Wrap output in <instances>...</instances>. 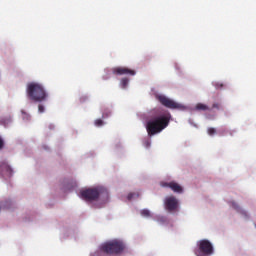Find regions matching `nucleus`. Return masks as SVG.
I'll return each instance as SVG.
<instances>
[{
  "mask_svg": "<svg viewBox=\"0 0 256 256\" xmlns=\"http://www.w3.org/2000/svg\"><path fill=\"white\" fill-rule=\"evenodd\" d=\"M127 85H129V79L128 78H122L120 81V87L122 89H127Z\"/></svg>",
  "mask_w": 256,
  "mask_h": 256,
  "instance_id": "obj_10",
  "label": "nucleus"
},
{
  "mask_svg": "<svg viewBox=\"0 0 256 256\" xmlns=\"http://www.w3.org/2000/svg\"><path fill=\"white\" fill-rule=\"evenodd\" d=\"M80 197L85 201H95V199H98V197H109V193L105 188L99 186L97 188L81 190Z\"/></svg>",
  "mask_w": 256,
  "mask_h": 256,
  "instance_id": "obj_3",
  "label": "nucleus"
},
{
  "mask_svg": "<svg viewBox=\"0 0 256 256\" xmlns=\"http://www.w3.org/2000/svg\"><path fill=\"white\" fill-rule=\"evenodd\" d=\"M160 185H161V187H168L174 193L181 194L184 191L183 186H181V184H179L175 181H170V182L162 181V182H160Z\"/></svg>",
  "mask_w": 256,
  "mask_h": 256,
  "instance_id": "obj_6",
  "label": "nucleus"
},
{
  "mask_svg": "<svg viewBox=\"0 0 256 256\" xmlns=\"http://www.w3.org/2000/svg\"><path fill=\"white\" fill-rule=\"evenodd\" d=\"M125 249V243L119 239L109 240L103 243L100 246V251L102 254L96 256H103V255H119Z\"/></svg>",
  "mask_w": 256,
  "mask_h": 256,
  "instance_id": "obj_2",
  "label": "nucleus"
},
{
  "mask_svg": "<svg viewBox=\"0 0 256 256\" xmlns=\"http://www.w3.org/2000/svg\"><path fill=\"white\" fill-rule=\"evenodd\" d=\"M198 249L195 251L196 256H211L214 253L213 244L209 240H200L198 243Z\"/></svg>",
  "mask_w": 256,
  "mask_h": 256,
  "instance_id": "obj_4",
  "label": "nucleus"
},
{
  "mask_svg": "<svg viewBox=\"0 0 256 256\" xmlns=\"http://www.w3.org/2000/svg\"><path fill=\"white\" fill-rule=\"evenodd\" d=\"M140 214L142 215V217H153V214H151V211H149L148 209L141 210Z\"/></svg>",
  "mask_w": 256,
  "mask_h": 256,
  "instance_id": "obj_11",
  "label": "nucleus"
},
{
  "mask_svg": "<svg viewBox=\"0 0 256 256\" xmlns=\"http://www.w3.org/2000/svg\"><path fill=\"white\" fill-rule=\"evenodd\" d=\"M110 115H111V110L106 109L102 113V119H107V117H109Z\"/></svg>",
  "mask_w": 256,
  "mask_h": 256,
  "instance_id": "obj_12",
  "label": "nucleus"
},
{
  "mask_svg": "<svg viewBox=\"0 0 256 256\" xmlns=\"http://www.w3.org/2000/svg\"><path fill=\"white\" fill-rule=\"evenodd\" d=\"M112 73L113 75H136L135 70L123 66L113 68Z\"/></svg>",
  "mask_w": 256,
  "mask_h": 256,
  "instance_id": "obj_7",
  "label": "nucleus"
},
{
  "mask_svg": "<svg viewBox=\"0 0 256 256\" xmlns=\"http://www.w3.org/2000/svg\"><path fill=\"white\" fill-rule=\"evenodd\" d=\"M157 221H158V223H160V225H165V223L167 222V218L158 217Z\"/></svg>",
  "mask_w": 256,
  "mask_h": 256,
  "instance_id": "obj_14",
  "label": "nucleus"
},
{
  "mask_svg": "<svg viewBox=\"0 0 256 256\" xmlns=\"http://www.w3.org/2000/svg\"><path fill=\"white\" fill-rule=\"evenodd\" d=\"M164 205L167 211H177L179 209V200L175 196H168L164 200Z\"/></svg>",
  "mask_w": 256,
  "mask_h": 256,
  "instance_id": "obj_5",
  "label": "nucleus"
},
{
  "mask_svg": "<svg viewBox=\"0 0 256 256\" xmlns=\"http://www.w3.org/2000/svg\"><path fill=\"white\" fill-rule=\"evenodd\" d=\"M26 94L28 99L33 101V103H43L49 97V94L45 91V87L37 82L28 83Z\"/></svg>",
  "mask_w": 256,
  "mask_h": 256,
  "instance_id": "obj_1",
  "label": "nucleus"
},
{
  "mask_svg": "<svg viewBox=\"0 0 256 256\" xmlns=\"http://www.w3.org/2000/svg\"><path fill=\"white\" fill-rule=\"evenodd\" d=\"M0 173L2 177H4L5 179H9V177L13 175V170L11 169V167H9V164H7V162H1Z\"/></svg>",
  "mask_w": 256,
  "mask_h": 256,
  "instance_id": "obj_8",
  "label": "nucleus"
},
{
  "mask_svg": "<svg viewBox=\"0 0 256 256\" xmlns=\"http://www.w3.org/2000/svg\"><path fill=\"white\" fill-rule=\"evenodd\" d=\"M134 197H137V194H129L128 195L129 200L133 199Z\"/></svg>",
  "mask_w": 256,
  "mask_h": 256,
  "instance_id": "obj_17",
  "label": "nucleus"
},
{
  "mask_svg": "<svg viewBox=\"0 0 256 256\" xmlns=\"http://www.w3.org/2000/svg\"><path fill=\"white\" fill-rule=\"evenodd\" d=\"M38 113H45V106L43 104L38 105Z\"/></svg>",
  "mask_w": 256,
  "mask_h": 256,
  "instance_id": "obj_15",
  "label": "nucleus"
},
{
  "mask_svg": "<svg viewBox=\"0 0 256 256\" xmlns=\"http://www.w3.org/2000/svg\"><path fill=\"white\" fill-rule=\"evenodd\" d=\"M230 205L233 209H235V211H237L238 213H241L242 215H244V217H247V212L245 210L241 209V207H239L238 203H236L235 201H232L230 203Z\"/></svg>",
  "mask_w": 256,
  "mask_h": 256,
  "instance_id": "obj_9",
  "label": "nucleus"
},
{
  "mask_svg": "<svg viewBox=\"0 0 256 256\" xmlns=\"http://www.w3.org/2000/svg\"><path fill=\"white\" fill-rule=\"evenodd\" d=\"M94 123L96 127H103L105 122H103L101 119H97Z\"/></svg>",
  "mask_w": 256,
  "mask_h": 256,
  "instance_id": "obj_13",
  "label": "nucleus"
},
{
  "mask_svg": "<svg viewBox=\"0 0 256 256\" xmlns=\"http://www.w3.org/2000/svg\"><path fill=\"white\" fill-rule=\"evenodd\" d=\"M5 147V142L3 141V138L0 137V150Z\"/></svg>",
  "mask_w": 256,
  "mask_h": 256,
  "instance_id": "obj_16",
  "label": "nucleus"
}]
</instances>
